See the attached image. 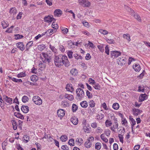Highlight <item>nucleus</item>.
<instances>
[{"label": "nucleus", "mask_w": 150, "mask_h": 150, "mask_svg": "<svg viewBox=\"0 0 150 150\" xmlns=\"http://www.w3.org/2000/svg\"><path fill=\"white\" fill-rule=\"evenodd\" d=\"M54 62L55 65L58 67H61L63 65L66 67L69 65V62L67 56L60 54L59 55H55L54 59Z\"/></svg>", "instance_id": "obj_1"}, {"label": "nucleus", "mask_w": 150, "mask_h": 150, "mask_svg": "<svg viewBox=\"0 0 150 150\" xmlns=\"http://www.w3.org/2000/svg\"><path fill=\"white\" fill-rule=\"evenodd\" d=\"M52 55V53L50 51H47V53L45 52H42L40 54V56L42 55L44 59L43 58L42 59V61L46 63L47 62L49 63L51 62L52 60V58L50 55Z\"/></svg>", "instance_id": "obj_2"}, {"label": "nucleus", "mask_w": 150, "mask_h": 150, "mask_svg": "<svg viewBox=\"0 0 150 150\" xmlns=\"http://www.w3.org/2000/svg\"><path fill=\"white\" fill-rule=\"evenodd\" d=\"M77 99L83 98L84 96V92L83 90L80 88H78L76 90Z\"/></svg>", "instance_id": "obj_3"}, {"label": "nucleus", "mask_w": 150, "mask_h": 150, "mask_svg": "<svg viewBox=\"0 0 150 150\" xmlns=\"http://www.w3.org/2000/svg\"><path fill=\"white\" fill-rule=\"evenodd\" d=\"M111 118L114 120V122L113 123V126L110 127V129L113 132L115 131V129L118 128V124L117 122V119L115 118L114 116H111Z\"/></svg>", "instance_id": "obj_4"}, {"label": "nucleus", "mask_w": 150, "mask_h": 150, "mask_svg": "<svg viewBox=\"0 0 150 150\" xmlns=\"http://www.w3.org/2000/svg\"><path fill=\"white\" fill-rule=\"evenodd\" d=\"M79 2L83 7H89L91 5L90 3L88 0H79Z\"/></svg>", "instance_id": "obj_5"}, {"label": "nucleus", "mask_w": 150, "mask_h": 150, "mask_svg": "<svg viewBox=\"0 0 150 150\" xmlns=\"http://www.w3.org/2000/svg\"><path fill=\"white\" fill-rule=\"evenodd\" d=\"M33 100L36 105H41L42 103V100L41 98L38 96H35L33 97Z\"/></svg>", "instance_id": "obj_6"}, {"label": "nucleus", "mask_w": 150, "mask_h": 150, "mask_svg": "<svg viewBox=\"0 0 150 150\" xmlns=\"http://www.w3.org/2000/svg\"><path fill=\"white\" fill-rule=\"evenodd\" d=\"M126 60L124 57H119L117 60V63L119 65H122L125 64Z\"/></svg>", "instance_id": "obj_7"}, {"label": "nucleus", "mask_w": 150, "mask_h": 150, "mask_svg": "<svg viewBox=\"0 0 150 150\" xmlns=\"http://www.w3.org/2000/svg\"><path fill=\"white\" fill-rule=\"evenodd\" d=\"M44 19L45 22L48 23H51L53 20H55L53 18V16L52 15L45 16L44 17Z\"/></svg>", "instance_id": "obj_8"}, {"label": "nucleus", "mask_w": 150, "mask_h": 150, "mask_svg": "<svg viewBox=\"0 0 150 150\" xmlns=\"http://www.w3.org/2000/svg\"><path fill=\"white\" fill-rule=\"evenodd\" d=\"M111 57L112 58H116L120 55L121 52L118 51H113L111 52Z\"/></svg>", "instance_id": "obj_9"}, {"label": "nucleus", "mask_w": 150, "mask_h": 150, "mask_svg": "<svg viewBox=\"0 0 150 150\" xmlns=\"http://www.w3.org/2000/svg\"><path fill=\"white\" fill-rule=\"evenodd\" d=\"M17 47L20 50L23 51L25 49V46L23 42H19L16 44Z\"/></svg>", "instance_id": "obj_10"}, {"label": "nucleus", "mask_w": 150, "mask_h": 150, "mask_svg": "<svg viewBox=\"0 0 150 150\" xmlns=\"http://www.w3.org/2000/svg\"><path fill=\"white\" fill-rule=\"evenodd\" d=\"M57 114L59 117H63L65 114V111L63 109H60L57 111Z\"/></svg>", "instance_id": "obj_11"}, {"label": "nucleus", "mask_w": 150, "mask_h": 150, "mask_svg": "<svg viewBox=\"0 0 150 150\" xmlns=\"http://www.w3.org/2000/svg\"><path fill=\"white\" fill-rule=\"evenodd\" d=\"M132 111L133 115L136 116L139 115L142 112L141 110L135 108L133 109Z\"/></svg>", "instance_id": "obj_12"}, {"label": "nucleus", "mask_w": 150, "mask_h": 150, "mask_svg": "<svg viewBox=\"0 0 150 150\" xmlns=\"http://www.w3.org/2000/svg\"><path fill=\"white\" fill-rule=\"evenodd\" d=\"M54 13L55 16L59 17L62 15V12L60 9H57L55 10Z\"/></svg>", "instance_id": "obj_13"}, {"label": "nucleus", "mask_w": 150, "mask_h": 150, "mask_svg": "<svg viewBox=\"0 0 150 150\" xmlns=\"http://www.w3.org/2000/svg\"><path fill=\"white\" fill-rule=\"evenodd\" d=\"M147 98V95L146 94H141L139 98V101L142 102L145 100Z\"/></svg>", "instance_id": "obj_14"}, {"label": "nucleus", "mask_w": 150, "mask_h": 150, "mask_svg": "<svg viewBox=\"0 0 150 150\" xmlns=\"http://www.w3.org/2000/svg\"><path fill=\"white\" fill-rule=\"evenodd\" d=\"M21 110L25 113H27L29 110V108L28 106L23 105L21 106Z\"/></svg>", "instance_id": "obj_15"}, {"label": "nucleus", "mask_w": 150, "mask_h": 150, "mask_svg": "<svg viewBox=\"0 0 150 150\" xmlns=\"http://www.w3.org/2000/svg\"><path fill=\"white\" fill-rule=\"evenodd\" d=\"M5 101L9 104H11L12 103V98L5 96L4 98Z\"/></svg>", "instance_id": "obj_16"}, {"label": "nucleus", "mask_w": 150, "mask_h": 150, "mask_svg": "<svg viewBox=\"0 0 150 150\" xmlns=\"http://www.w3.org/2000/svg\"><path fill=\"white\" fill-rule=\"evenodd\" d=\"M66 89L67 91L72 92L74 91V89L71 84H68L66 87Z\"/></svg>", "instance_id": "obj_17"}, {"label": "nucleus", "mask_w": 150, "mask_h": 150, "mask_svg": "<svg viewBox=\"0 0 150 150\" xmlns=\"http://www.w3.org/2000/svg\"><path fill=\"white\" fill-rule=\"evenodd\" d=\"M78 73L77 70L76 68H73L71 69L70 71L71 74L74 76H76L77 75Z\"/></svg>", "instance_id": "obj_18"}, {"label": "nucleus", "mask_w": 150, "mask_h": 150, "mask_svg": "<svg viewBox=\"0 0 150 150\" xmlns=\"http://www.w3.org/2000/svg\"><path fill=\"white\" fill-rule=\"evenodd\" d=\"M125 8L130 13L131 15L133 14L134 13V11L132 10L131 8L129 7L128 6L125 5H124Z\"/></svg>", "instance_id": "obj_19"}, {"label": "nucleus", "mask_w": 150, "mask_h": 150, "mask_svg": "<svg viewBox=\"0 0 150 150\" xmlns=\"http://www.w3.org/2000/svg\"><path fill=\"white\" fill-rule=\"evenodd\" d=\"M133 68L134 70L137 72H139L141 70L140 65L138 64H135L133 66Z\"/></svg>", "instance_id": "obj_20"}, {"label": "nucleus", "mask_w": 150, "mask_h": 150, "mask_svg": "<svg viewBox=\"0 0 150 150\" xmlns=\"http://www.w3.org/2000/svg\"><path fill=\"white\" fill-rule=\"evenodd\" d=\"M9 78L10 79H11L12 81L16 83H21L22 81L21 79H17L14 78H12V77L9 76Z\"/></svg>", "instance_id": "obj_21"}, {"label": "nucleus", "mask_w": 150, "mask_h": 150, "mask_svg": "<svg viewBox=\"0 0 150 150\" xmlns=\"http://www.w3.org/2000/svg\"><path fill=\"white\" fill-rule=\"evenodd\" d=\"M14 115L17 118L23 120L24 118L23 116L19 112H15Z\"/></svg>", "instance_id": "obj_22"}, {"label": "nucleus", "mask_w": 150, "mask_h": 150, "mask_svg": "<svg viewBox=\"0 0 150 150\" xmlns=\"http://www.w3.org/2000/svg\"><path fill=\"white\" fill-rule=\"evenodd\" d=\"M90 128H91L89 124H88L84 126L83 129L85 132H88L90 131Z\"/></svg>", "instance_id": "obj_23"}, {"label": "nucleus", "mask_w": 150, "mask_h": 150, "mask_svg": "<svg viewBox=\"0 0 150 150\" xmlns=\"http://www.w3.org/2000/svg\"><path fill=\"white\" fill-rule=\"evenodd\" d=\"M10 13L11 15H14L16 14L17 13L16 8L14 7L11 8L10 10Z\"/></svg>", "instance_id": "obj_24"}, {"label": "nucleus", "mask_w": 150, "mask_h": 150, "mask_svg": "<svg viewBox=\"0 0 150 150\" xmlns=\"http://www.w3.org/2000/svg\"><path fill=\"white\" fill-rule=\"evenodd\" d=\"M11 122L13 125V127L14 130H16L17 127V124L16 121L14 120H12Z\"/></svg>", "instance_id": "obj_25"}, {"label": "nucleus", "mask_w": 150, "mask_h": 150, "mask_svg": "<svg viewBox=\"0 0 150 150\" xmlns=\"http://www.w3.org/2000/svg\"><path fill=\"white\" fill-rule=\"evenodd\" d=\"M50 48L51 50L55 54H57V50L55 48L54 46H52L51 45H50Z\"/></svg>", "instance_id": "obj_26"}, {"label": "nucleus", "mask_w": 150, "mask_h": 150, "mask_svg": "<svg viewBox=\"0 0 150 150\" xmlns=\"http://www.w3.org/2000/svg\"><path fill=\"white\" fill-rule=\"evenodd\" d=\"M71 122L74 125H76L78 124V120L75 117H72L71 119Z\"/></svg>", "instance_id": "obj_27"}, {"label": "nucleus", "mask_w": 150, "mask_h": 150, "mask_svg": "<svg viewBox=\"0 0 150 150\" xmlns=\"http://www.w3.org/2000/svg\"><path fill=\"white\" fill-rule=\"evenodd\" d=\"M81 106L83 108H86L88 105L87 102L86 101H83L80 103Z\"/></svg>", "instance_id": "obj_28"}, {"label": "nucleus", "mask_w": 150, "mask_h": 150, "mask_svg": "<svg viewBox=\"0 0 150 150\" xmlns=\"http://www.w3.org/2000/svg\"><path fill=\"white\" fill-rule=\"evenodd\" d=\"M64 96L65 98H68L70 100H72L74 99L73 96L71 95L66 94Z\"/></svg>", "instance_id": "obj_29"}, {"label": "nucleus", "mask_w": 150, "mask_h": 150, "mask_svg": "<svg viewBox=\"0 0 150 150\" xmlns=\"http://www.w3.org/2000/svg\"><path fill=\"white\" fill-rule=\"evenodd\" d=\"M91 145V142L89 140H86L85 143V146L87 148H90Z\"/></svg>", "instance_id": "obj_30"}, {"label": "nucleus", "mask_w": 150, "mask_h": 150, "mask_svg": "<svg viewBox=\"0 0 150 150\" xmlns=\"http://www.w3.org/2000/svg\"><path fill=\"white\" fill-rule=\"evenodd\" d=\"M133 15L134 17V18L136 19L139 22H141L142 21V20L141 17L140 16L137 14H132V15Z\"/></svg>", "instance_id": "obj_31"}, {"label": "nucleus", "mask_w": 150, "mask_h": 150, "mask_svg": "<svg viewBox=\"0 0 150 150\" xmlns=\"http://www.w3.org/2000/svg\"><path fill=\"white\" fill-rule=\"evenodd\" d=\"M105 124L106 127H108L111 126L112 122L110 120H107L105 122Z\"/></svg>", "instance_id": "obj_32"}, {"label": "nucleus", "mask_w": 150, "mask_h": 150, "mask_svg": "<svg viewBox=\"0 0 150 150\" xmlns=\"http://www.w3.org/2000/svg\"><path fill=\"white\" fill-rule=\"evenodd\" d=\"M61 106L64 108L69 106V103L66 101H62L61 103Z\"/></svg>", "instance_id": "obj_33"}, {"label": "nucleus", "mask_w": 150, "mask_h": 150, "mask_svg": "<svg viewBox=\"0 0 150 150\" xmlns=\"http://www.w3.org/2000/svg\"><path fill=\"white\" fill-rule=\"evenodd\" d=\"M33 42L32 41H30L27 44L26 47V50H28L30 48V47H31L33 44Z\"/></svg>", "instance_id": "obj_34"}, {"label": "nucleus", "mask_w": 150, "mask_h": 150, "mask_svg": "<svg viewBox=\"0 0 150 150\" xmlns=\"http://www.w3.org/2000/svg\"><path fill=\"white\" fill-rule=\"evenodd\" d=\"M123 37L127 39L129 42L130 41V36L129 34H124L123 35Z\"/></svg>", "instance_id": "obj_35"}, {"label": "nucleus", "mask_w": 150, "mask_h": 150, "mask_svg": "<svg viewBox=\"0 0 150 150\" xmlns=\"http://www.w3.org/2000/svg\"><path fill=\"white\" fill-rule=\"evenodd\" d=\"M98 32L103 35H106L108 33V32L107 31L102 29L99 30Z\"/></svg>", "instance_id": "obj_36"}, {"label": "nucleus", "mask_w": 150, "mask_h": 150, "mask_svg": "<svg viewBox=\"0 0 150 150\" xmlns=\"http://www.w3.org/2000/svg\"><path fill=\"white\" fill-rule=\"evenodd\" d=\"M101 147V144L100 142H97L95 144V148L97 150H100Z\"/></svg>", "instance_id": "obj_37"}, {"label": "nucleus", "mask_w": 150, "mask_h": 150, "mask_svg": "<svg viewBox=\"0 0 150 150\" xmlns=\"http://www.w3.org/2000/svg\"><path fill=\"white\" fill-rule=\"evenodd\" d=\"M105 135L104 134H101L100 135V138L103 141L105 142H107L108 141V140L105 137Z\"/></svg>", "instance_id": "obj_38"}, {"label": "nucleus", "mask_w": 150, "mask_h": 150, "mask_svg": "<svg viewBox=\"0 0 150 150\" xmlns=\"http://www.w3.org/2000/svg\"><path fill=\"white\" fill-rule=\"evenodd\" d=\"M1 25L3 28H6L8 26L9 24L8 23H6L5 21H3L1 22Z\"/></svg>", "instance_id": "obj_39"}, {"label": "nucleus", "mask_w": 150, "mask_h": 150, "mask_svg": "<svg viewBox=\"0 0 150 150\" xmlns=\"http://www.w3.org/2000/svg\"><path fill=\"white\" fill-rule=\"evenodd\" d=\"M60 139L62 142H65L67 140V137L66 135H63L60 137Z\"/></svg>", "instance_id": "obj_40"}, {"label": "nucleus", "mask_w": 150, "mask_h": 150, "mask_svg": "<svg viewBox=\"0 0 150 150\" xmlns=\"http://www.w3.org/2000/svg\"><path fill=\"white\" fill-rule=\"evenodd\" d=\"M78 107L75 104H73L72 106V109L73 112H75L77 110Z\"/></svg>", "instance_id": "obj_41"}, {"label": "nucleus", "mask_w": 150, "mask_h": 150, "mask_svg": "<svg viewBox=\"0 0 150 150\" xmlns=\"http://www.w3.org/2000/svg\"><path fill=\"white\" fill-rule=\"evenodd\" d=\"M26 74L25 73H23V72H21L17 75V76L18 78L23 77L26 76Z\"/></svg>", "instance_id": "obj_42"}, {"label": "nucleus", "mask_w": 150, "mask_h": 150, "mask_svg": "<svg viewBox=\"0 0 150 150\" xmlns=\"http://www.w3.org/2000/svg\"><path fill=\"white\" fill-rule=\"evenodd\" d=\"M22 100L23 102L25 103L28 101L29 98L27 96H24L22 97Z\"/></svg>", "instance_id": "obj_43"}, {"label": "nucleus", "mask_w": 150, "mask_h": 150, "mask_svg": "<svg viewBox=\"0 0 150 150\" xmlns=\"http://www.w3.org/2000/svg\"><path fill=\"white\" fill-rule=\"evenodd\" d=\"M31 80L33 82H35L37 80V77L35 75H33L30 77Z\"/></svg>", "instance_id": "obj_44"}, {"label": "nucleus", "mask_w": 150, "mask_h": 150, "mask_svg": "<svg viewBox=\"0 0 150 150\" xmlns=\"http://www.w3.org/2000/svg\"><path fill=\"white\" fill-rule=\"evenodd\" d=\"M73 52L71 51H69L67 52V54L70 59H71L73 57Z\"/></svg>", "instance_id": "obj_45"}, {"label": "nucleus", "mask_w": 150, "mask_h": 150, "mask_svg": "<svg viewBox=\"0 0 150 150\" xmlns=\"http://www.w3.org/2000/svg\"><path fill=\"white\" fill-rule=\"evenodd\" d=\"M119 105L117 103H114L112 106V108L115 110H117L119 108Z\"/></svg>", "instance_id": "obj_46"}, {"label": "nucleus", "mask_w": 150, "mask_h": 150, "mask_svg": "<svg viewBox=\"0 0 150 150\" xmlns=\"http://www.w3.org/2000/svg\"><path fill=\"white\" fill-rule=\"evenodd\" d=\"M69 144L71 146H74V139H70L68 142Z\"/></svg>", "instance_id": "obj_47"}, {"label": "nucleus", "mask_w": 150, "mask_h": 150, "mask_svg": "<svg viewBox=\"0 0 150 150\" xmlns=\"http://www.w3.org/2000/svg\"><path fill=\"white\" fill-rule=\"evenodd\" d=\"M52 27L54 29V31H56L57 29L58 28V26L57 24H55L53 22L52 24Z\"/></svg>", "instance_id": "obj_48"}, {"label": "nucleus", "mask_w": 150, "mask_h": 150, "mask_svg": "<svg viewBox=\"0 0 150 150\" xmlns=\"http://www.w3.org/2000/svg\"><path fill=\"white\" fill-rule=\"evenodd\" d=\"M129 119L132 123V128L133 127H134L135 124L136 122L130 116L129 117Z\"/></svg>", "instance_id": "obj_49"}, {"label": "nucleus", "mask_w": 150, "mask_h": 150, "mask_svg": "<svg viewBox=\"0 0 150 150\" xmlns=\"http://www.w3.org/2000/svg\"><path fill=\"white\" fill-rule=\"evenodd\" d=\"M106 40L108 43L110 44H114L115 43V41L112 39L106 38Z\"/></svg>", "instance_id": "obj_50"}, {"label": "nucleus", "mask_w": 150, "mask_h": 150, "mask_svg": "<svg viewBox=\"0 0 150 150\" xmlns=\"http://www.w3.org/2000/svg\"><path fill=\"white\" fill-rule=\"evenodd\" d=\"M38 49L42 51V50H43L45 49V45L42 44L39 45L38 46Z\"/></svg>", "instance_id": "obj_51"}, {"label": "nucleus", "mask_w": 150, "mask_h": 150, "mask_svg": "<svg viewBox=\"0 0 150 150\" xmlns=\"http://www.w3.org/2000/svg\"><path fill=\"white\" fill-rule=\"evenodd\" d=\"M89 105L90 107L93 108L95 106V103L94 101L92 100L89 102Z\"/></svg>", "instance_id": "obj_52"}, {"label": "nucleus", "mask_w": 150, "mask_h": 150, "mask_svg": "<svg viewBox=\"0 0 150 150\" xmlns=\"http://www.w3.org/2000/svg\"><path fill=\"white\" fill-rule=\"evenodd\" d=\"M94 85L93 87L96 89L98 90L100 89V86L98 83H96Z\"/></svg>", "instance_id": "obj_53"}, {"label": "nucleus", "mask_w": 150, "mask_h": 150, "mask_svg": "<svg viewBox=\"0 0 150 150\" xmlns=\"http://www.w3.org/2000/svg\"><path fill=\"white\" fill-rule=\"evenodd\" d=\"M7 142H5V141L3 142L2 144V148L3 150H5L6 148L5 146L7 145Z\"/></svg>", "instance_id": "obj_54"}, {"label": "nucleus", "mask_w": 150, "mask_h": 150, "mask_svg": "<svg viewBox=\"0 0 150 150\" xmlns=\"http://www.w3.org/2000/svg\"><path fill=\"white\" fill-rule=\"evenodd\" d=\"M59 50L62 52H64L65 51V49L64 46L62 45L59 46Z\"/></svg>", "instance_id": "obj_55"}, {"label": "nucleus", "mask_w": 150, "mask_h": 150, "mask_svg": "<svg viewBox=\"0 0 150 150\" xmlns=\"http://www.w3.org/2000/svg\"><path fill=\"white\" fill-rule=\"evenodd\" d=\"M86 95L88 98H92L93 96L92 94L88 91H87L86 92Z\"/></svg>", "instance_id": "obj_56"}, {"label": "nucleus", "mask_w": 150, "mask_h": 150, "mask_svg": "<svg viewBox=\"0 0 150 150\" xmlns=\"http://www.w3.org/2000/svg\"><path fill=\"white\" fill-rule=\"evenodd\" d=\"M97 116L98 119L99 120H101L104 118V115L103 114H101L100 115H98Z\"/></svg>", "instance_id": "obj_57"}, {"label": "nucleus", "mask_w": 150, "mask_h": 150, "mask_svg": "<svg viewBox=\"0 0 150 150\" xmlns=\"http://www.w3.org/2000/svg\"><path fill=\"white\" fill-rule=\"evenodd\" d=\"M110 131L109 129H106L105 131V134L107 136L110 135Z\"/></svg>", "instance_id": "obj_58"}, {"label": "nucleus", "mask_w": 150, "mask_h": 150, "mask_svg": "<svg viewBox=\"0 0 150 150\" xmlns=\"http://www.w3.org/2000/svg\"><path fill=\"white\" fill-rule=\"evenodd\" d=\"M0 106L2 107L4 105V103L2 99V97L0 96Z\"/></svg>", "instance_id": "obj_59"}, {"label": "nucleus", "mask_w": 150, "mask_h": 150, "mask_svg": "<svg viewBox=\"0 0 150 150\" xmlns=\"http://www.w3.org/2000/svg\"><path fill=\"white\" fill-rule=\"evenodd\" d=\"M23 36L22 35H17L15 36V38L17 40L22 38L23 37Z\"/></svg>", "instance_id": "obj_60"}, {"label": "nucleus", "mask_w": 150, "mask_h": 150, "mask_svg": "<svg viewBox=\"0 0 150 150\" xmlns=\"http://www.w3.org/2000/svg\"><path fill=\"white\" fill-rule=\"evenodd\" d=\"M88 81L90 82V84H91L92 85H94L96 83L95 81L91 78H89Z\"/></svg>", "instance_id": "obj_61"}, {"label": "nucleus", "mask_w": 150, "mask_h": 150, "mask_svg": "<svg viewBox=\"0 0 150 150\" xmlns=\"http://www.w3.org/2000/svg\"><path fill=\"white\" fill-rule=\"evenodd\" d=\"M61 148L63 150H69V149L68 147L66 145H62Z\"/></svg>", "instance_id": "obj_62"}, {"label": "nucleus", "mask_w": 150, "mask_h": 150, "mask_svg": "<svg viewBox=\"0 0 150 150\" xmlns=\"http://www.w3.org/2000/svg\"><path fill=\"white\" fill-rule=\"evenodd\" d=\"M35 144L36 145L37 147V150H39V149L40 150L41 148V144L38 142L35 143Z\"/></svg>", "instance_id": "obj_63"}, {"label": "nucleus", "mask_w": 150, "mask_h": 150, "mask_svg": "<svg viewBox=\"0 0 150 150\" xmlns=\"http://www.w3.org/2000/svg\"><path fill=\"white\" fill-rule=\"evenodd\" d=\"M45 1L47 4L50 6L52 4V0H46Z\"/></svg>", "instance_id": "obj_64"}]
</instances>
